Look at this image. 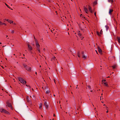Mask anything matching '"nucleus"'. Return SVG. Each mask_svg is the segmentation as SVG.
Here are the masks:
<instances>
[{"label":"nucleus","mask_w":120,"mask_h":120,"mask_svg":"<svg viewBox=\"0 0 120 120\" xmlns=\"http://www.w3.org/2000/svg\"><path fill=\"white\" fill-rule=\"evenodd\" d=\"M97 4V0H95L93 3V5H95Z\"/></svg>","instance_id":"nucleus-13"},{"label":"nucleus","mask_w":120,"mask_h":120,"mask_svg":"<svg viewBox=\"0 0 120 120\" xmlns=\"http://www.w3.org/2000/svg\"><path fill=\"white\" fill-rule=\"evenodd\" d=\"M35 43H36V44H37L38 43V41L37 39H35Z\"/></svg>","instance_id":"nucleus-20"},{"label":"nucleus","mask_w":120,"mask_h":120,"mask_svg":"<svg viewBox=\"0 0 120 120\" xmlns=\"http://www.w3.org/2000/svg\"><path fill=\"white\" fill-rule=\"evenodd\" d=\"M6 25V24H5V23H2V24L1 25Z\"/></svg>","instance_id":"nucleus-34"},{"label":"nucleus","mask_w":120,"mask_h":120,"mask_svg":"<svg viewBox=\"0 0 120 120\" xmlns=\"http://www.w3.org/2000/svg\"><path fill=\"white\" fill-rule=\"evenodd\" d=\"M8 31H10V29H9V30H8Z\"/></svg>","instance_id":"nucleus-52"},{"label":"nucleus","mask_w":120,"mask_h":120,"mask_svg":"<svg viewBox=\"0 0 120 120\" xmlns=\"http://www.w3.org/2000/svg\"><path fill=\"white\" fill-rule=\"evenodd\" d=\"M35 74H37V72H35Z\"/></svg>","instance_id":"nucleus-45"},{"label":"nucleus","mask_w":120,"mask_h":120,"mask_svg":"<svg viewBox=\"0 0 120 120\" xmlns=\"http://www.w3.org/2000/svg\"><path fill=\"white\" fill-rule=\"evenodd\" d=\"M78 86V85H77V86H76L77 87H76V88H77Z\"/></svg>","instance_id":"nucleus-40"},{"label":"nucleus","mask_w":120,"mask_h":120,"mask_svg":"<svg viewBox=\"0 0 120 120\" xmlns=\"http://www.w3.org/2000/svg\"><path fill=\"white\" fill-rule=\"evenodd\" d=\"M6 20L7 21H8V22H10V23H13V21H11L9 20L8 19Z\"/></svg>","instance_id":"nucleus-16"},{"label":"nucleus","mask_w":120,"mask_h":120,"mask_svg":"<svg viewBox=\"0 0 120 120\" xmlns=\"http://www.w3.org/2000/svg\"><path fill=\"white\" fill-rule=\"evenodd\" d=\"M41 67V65H40V67Z\"/></svg>","instance_id":"nucleus-55"},{"label":"nucleus","mask_w":120,"mask_h":120,"mask_svg":"<svg viewBox=\"0 0 120 120\" xmlns=\"http://www.w3.org/2000/svg\"><path fill=\"white\" fill-rule=\"evenodd\" d=\"M78 35L81 38H82L81 36V34L80 33H78Z\"/></svg>","instance_id":"nucleus-21"},{"label":"nucleus","mask_w":120,"mask_h":120,"mask_svg":"<svg viewBox=\"0 0 120 120\" xmlns=\"http://www.w3.org/2000/svg\"><path fill=\"white\" fill-rule=\"evenodd\" d=\"M102 33V30H101L100 31V33L101 34Z\"/></svg>","instance_id":"nucleus-31"},{"label":"nucleus","mask_w":120,"mask_h":120,"mask_svg":"<svg viewBox=\"0 0 120 120\" xmlns=\"http://www.w3.org/2000/svg\"><path fill=\"white\" fill-rule=\"evenodd\" d=\"M53 96H55V94H54Z\"/></svg>","instance_id":"nucleus-47"},{"label":"nucleus","mask_w":120,"mask_h":120,"mask_svg":"<svg viewBox=\"0 0 120 120\" xmlns=\"http://www.w3.org/2000/svg\"><path fill=\"white\" fill-rule=\"evenodd\" d=\"M88 8L90 12L91 13H92L93 12V11L92 10L91 7L90 5H88Z\"/></svg>","instance_id":"nucleus-6"},{"label":"nucleus","mask_w":120,"mask_h":120,"mask_svg":"<svg viewBox=\"0 0 120 120\" xmlns=\"http://www.w3.org/2000/svg\"><path fill=\"white\" fill-rule=\"evenodd\" d=\"M8 37V36H7H7H6V37Z\"/></svg>","instance_id":"nucleus-57"},{"label":"nucleus","mask_w":120,"mask_h":120,"mask_svg":"<svg viewBox=\"0 0 120 120\" xmlns=\"http://www.w3.org/2000/svg\"><path fill=\"white\" fill-rule=\"evenodd\" d=\"M44 104L46 108L47 109L48 107V105L47 104V102L46 101H45L44 103Z\"/></svg>","instance_id":"nucleus-11"},{"label":"nucleus","mask_w":120,"mask_h":120,"mask_svg":"<svg viewBox=\"0 0 120 120\" xmlns=\"http://www.w3.org/2000/svg\"><path fill=\"white\" fill-rule=\"evenodd\" d=\"M50 120H51V119H50Z\"/></svg>","instance_id":"nucleus-64"},{"label":"nucleus","mask_w":120,"mask_h":120,"mask_svg":"<svg viewBox=\"0 0 120 120\" xmlns=\"http://www.w3.org/2000/svg\"><path fill=\"white\" fill-rule=\"evenodd\" d=\"M50 91L49 90H48L46 91V93L47 94H49V93Z\"/></svg>","instance_id":"nucleus-26"},{"label":"nucleus","mask_w":120,"mask_h":120,"mask_svg":"<svg viewBox=\"0 0 120 120\" xmlns=\"http://www.w3.org/2000/svg\"><path fill=\"white\" fill-rule=\"evenodd\" d=\"M32 90H33V88H32Z\"/></svg>","instance_id":"nucleus-49"},{"label":"nucleus","mask_w":120,"mask_h":120,"mask_svg":"<svg viewBox=\"0 0 120 120\" xmlns=\"http://www.w3.org/2000/svg\"><path fill=\"white\" fill-rule=\"evenodd\" d=\"M94 15H96V12H95L94 13Z\"/></svg>","instance_id":"nucleus-36"},{"label":"nucleus","mask_w":120,"mask_h":120,"mask_svg":"<svg viewBox=\"0 0 120 120\" xmlns=\"http://www.w3.org/2000/svg\"><path fill=\"white\" fill-rule=\"evenodd\" d=\"M28 102H29L30 100V99L29 98V97H27L26 98Z\"/></svg>","instance_id":"nucleus-15"},{"label":"nucleus","mask_w":120,"mask_h":120,"mask_svg":"<svg viewBox=\"0 0 120 120\" xmlns=\"http://www.w3.org/2000/svg\"><path fill=\"white\" fill-rule=\"evenodd\" d=\"M36 44V46L37 48V49L38 51L40 52V46L39 43Z\"/></svg>","instance_id":"nucleus-5"},{"label":"nucleus","mask_w":120,"mask_h":120,"mask_svg":"<svg viewBox=\"0 0 120 120\" xmlns=\"http://www.w3.org/2000/svg\"><path fill=\"white\" fill-rule=\"evenodd\" d=\"M101 102L102 103H104V102L103 101H101Z\"/></svg>","instance_id":"nucleus-44"},{"label":"nucleus","mask_w":120,"mask_h":120,"mask_svg":"<svg viewBox=\"0 0 120 120\" xmlns=\"http://www.w3.org/2000/svg\"><path fill=\"white\" fill-rule=\"evenodd\" d=\"M2 68H3V67L2 66Z\"/></svg>","instance_id":"nucleus-60"},{"label":"nucleus","mask_w":120,"mask_h":120,"mask_svg":"<svg viewBox=\"0 0 120 120\" xmlns=\"http://www.w3.org/2000/svg\"><path fill=\"white\" fill-rule=\"evenodd\" d=\"M5 4L7 6V7L8 8H9L11 9V10H13L12 9H11V8L7 4H6V3H5Z\"/></svg>","instance_id":"nucleus-17"},{"label":"nucleus","mask_w":120,"mask_h":120,"mask_svg":"<svg viewBox=\"0 0 120 120\" xmlns=\"http://www.w3.org/2000/svg\"><path fill=\"white\" fill-rule=\"evenodd\" d=\"M105 27L106 28V31H107L108 29V27L106 25L105 26Z\"/></svg>","instance_id":"nucleus-25"},{"label":"nucleus","mask_w":120,"mask_h":120,"mask_svg":"<svg viewBox=\"0 0 120 120\" xmlns=\"http://www.w3.org/2000/svg\"><path fill=\"white\" fill-rule=\"evenodd\" d=\"M92 90H91V91H91V92H92Z\"/></svg>","instance_id":"nucleus-54"},{"label":"nucleus","mask_w":120,"mask_h":120,"mask_svg":"<svg viewBox=\"0 0 120 120\" xmlns=\"http://www.w3.org/2000/svg\"><path fill=\"white\" fill-rule=\"evenodd\" d=\"M95 51H96V52L97 53V54H98V52L96 50H95Z\"/></svg>","instance_id":"nucleus-38"},{"label":"nucleus","mask_w":120,"mask_h":120,"mask_svg":"<svg viewBox=\"0 0 120 120\" xmlns=\"http://www.w3.org/2000/svg\"><path fill=\"white\" fill-rule=\"evenodd\" d=\"M117 41L118 42L120 43V38L119 37H117Z\"/></svg>","instance_id":"nucleus-14"},{"label":"nucleus","mask_w":120,"mask_h":120,"mask_svg":"<svg viewBox=\"0 0 120 120\" xmlns=\"http://www.w3.org/2000/svg\"><path fill=\"white\" fill-rule=\"evenodd\" d=\"M2 23L0 21V24L1 25Z\"/></svg>","instance_id":"nucleus-37"},{"label":"nucleus","mask_w":120,"mask_h":120,"mask_svg":"<svg viewBox=\"0 0 120 120\" xmlns=\"http://www.w3.org/2000/svg\"><path fill=\"white\" fill-rule=\"evenodd\" d=\"M78 57H80V53L79 52H78Z\"/></svg>","instance_id":"nucleus-27"},{"label":"nucleus","mask_w":120,"mask_h":120,"mask_svg":"<svg viewBox=\"0 0 120 120\" xmlns=\"http://www.w3.org/2000/svg\"><path fill=\"white\" fill-rule=\"evenodd\" d=\"M0 111L1 112H4L8 114H9V112L4 109H0Z\"/></svg>","instance_id":"nucleus-3"},{"label":"nucleus","mask_w":120,"mask_h":120,"mask_svg":"<svg viewBox=\"0 0 120 120\" xmlns=\"http://www.w3.org/2000/svg\"><path fill=\"white\" fill-rule=\"evenodd\" d=\"M0 44H1V43L0 42Z\"/></svg>","instance_id":"nucleus-53"},{"label":"nucleus","mask_w":120,"mask_h":120,"mask_svg":"<svg viewBox=\"0 0 120 120\" xmlns=\"http://www.w3.org/2000/svg\"><path fill=\"white\" fill-rule=\"evenodd\" d=\"M98 49L99 52L100 53H101L102 51L99 47H98Z\"/></svg>","instance_id":"nucleus-9"},{"label":"nucleus","mask_w":120,"mask_h":120,"mask_svg":"<svg viewBox=\"0 0 120 120\" xmlns=\"http://www.w3.org/2000/svg\"><path fill=\"white\" fill-rule=\"evenodd\" d=\"M84 11L86 12L87 14H88L89 13V11H88V10L87 8L85 7V6L84 7Z\"/></svg>","instance_id":"nucleus-4"},{"label":"nucleus","mask_w":120,"mask_h":120,"mask_svg":"<svg viewBox=\"0 0 120 120\" xmlns=\"http://www.w3.org/2000/svg\"><path fill=\"white\" fill-rule=\"evenodd\" d=\"M54 120V119H52V120Z\"/></svg>","instance_id":"nucleus-61"},{"label":"nucleus","mask_w":120,"mask_h":120,"mask_svg":"<svg viewBox=\"0 0 120 120\" xmlns=\"http://www.w3.org/2000/svg\"><path fill=\"white\" fill-rule=\"evenodd\" d=\"M53 116H55V114H53Z\"/></svg>","instance_id":"nucleus-39"},{"label":"nucleus","mask_w":120,"mask_h":120,"mask_svg":"<svg viewBox=\"0 0 120 120\" xmlns=\"http://www.w3.org/2000/svg\"><path fill=\"white\" fill-rule=\"evenodd\" d=\"M108 112V110H107V111L106 112L107 113V112Z\"/></svg>","instance_id":"nucleus-43"},{"label":"nucleus","mask_w":120,"mask_h":120,"mask_svg":"<svg viewBox=\"0 0 120 120\" xmlns=\"http://www.w3.org/2000/svg\"><path fill=\"white\" fill-rule=\"evenodd\" d=\"M17 78L20 82L22 84H24L26 83V81L22 78L20 77H18Z\"/></svg>","instance_id":"nucleus-1"},{"label":"nucleus","mask_w":120,"mask_h":120,"mask_svg":"<svg viewBox=\"0 0 120 120\" xmlns=\"http://www.w3.org/2000/svg\"><path fill=\"white\" fill-rule=\"evenodd\" d=\"M56 59V57L55 56H54L53 57V58H52V59L53 60H55V59Z\"/></svg>","instance_id":"nucleus-28"},{"label":"nucleus","mask_w":120,"mask_h":120,"mask_svg":"<svg viewBox=\"0 0 120 120\" xmlns=\"http://www.w3.org/2000/svg\"><path fill=\"white\" fill-rule=\"evenodd\" d=\"M103 105L104 106H105V104H104Z\"/></svg>","instance_id":"nucleus-41"},{"label":"nucleus","mask_w":120,"mask_h":120,"mask_svg":"<svg viewBox=\"0 0 120 120\" xmlns=\"http://www.w3.org/2000/svg\"><path fill=\"white\" fill-rule=\"evenodd\" d=\"M23 55L24 56H25V55H24V54H23Z\"/></svg>","instance_id":"nucleus-56"},{"label":"nucleus","mask_w":120,"mask_h":120,"mask_svg":"<svg viewBox=\"0 0 120 120\" xmlns=\"http://www.w3.org/2000/svg\"><path fill=\"white\" fill-rule=\"evenodd\" d=\"M104 84L106 86H108V85H107V84L105 82H103Z\"/></svg>","instance_id":"nucleus-30"},{"label":"nucleus","mask_w":120,"mask_h":120,"mask_svg":"<svg viewBox=\"0 0 120 120\" xmlns=\"http://www.w3.org/2000/svg\"><path fill=\"white\" fill-rule=\"evenodd\" d=\"M84 38V37H82V38H81V39L82 40V39Z\"/></svg>","instance_id":"nucleus-46"},{"label":"nucleus","mask_w":120,"mask_h":120,"mask_svg":"<svg viewBox=\"0 0 120 120\" xmlns=\"http://www.w3.org/2000/svg\"><path fill=\"white\" fill-rule=\"evenodd\" d=\"M6 46V45H5V46H2V47H5V46Z\"/></svg>","instance_id":"nucleus-42"},{"label":"nucleus","mask_w":120,"mask_h":120,"mask_svg":"<svg viewBox=\"0 0 120 120\" xmlns=\"http://www.w3.org/2000/svg\"><path fill=\"white\" fill-rule=\"evenodd\" d=\"M105 81H106L105 80H103L102 81V82L103 83V82H104Z\"/></svg>","instance_id":"nucleus-32"},{"label":"nucleus","mask_w":120,"mask_h":120,"mask_svg":"<svg viewBox=\"0 0 120 120\" xmlns=\"http://www.w3.org/2000/svg\"><path fill=\"white\" fill-rule=\"evenodd\" d=\"M11 32L12 33H14V31L13 30H12V31Z\"/></svg>","instance_id":"nucleus-33"},{"label":"nucleus","mask_w":120,"mask_h":120,"mask_svg":"<svg viewBox=\"0 0 120 120\" xmlns=\"http://www.w3.org/2000/svg\"><path fill=\"white\" fill-rule=\"evenodd\" d=\"M23 66L25 68L26 70L27 71H29L31 70V68L27 66V65L24 64Z\"/></svg>","instance_id":"nucleus-2"},{"label":"nucleus","mask_w":120,"mask_h":120,"mask_svg":"<svg viewBox=\"0 0 120 120\" xmlns=\"http://www.w3.org/2000/svg\"><path fill=\"white\" fill-rule=\"evenodd\" d=\"M82 57L84 59H85L86 58V56L84 54V52H82Z\"/></svg>","instance_id":"nucleus-8"},{"label":"nucleus","mask_w":120,"mask_h":120,"mask_svg":"<svg viewBox=\"0 0 120 120\" xmlns=\"http://www.w3.org/2000/svg\"><path fill=\"white\" fill-rule=\"evenodd\" d=\"M28 46V47L29 48V50L30 51H31L32 49V48L31 47V46L29 45L28 44H27Z\"/></svg>","instance_id":"nucleus-10"},{"label":"nucleus","mask_w":120,"mask_h":120,"mask_svg":"<svg viewBox=\"0 0 120 120\" xmlns=\"http://www.w3.org/2000/svg\"><path fill=\"white\" fill-rule=\"evenodd\" d=\"M116 65L115 64V65H114L112 66V67L113 69H114L116 67Z\"/></svg>","instance_id":"nucleus-18"},{"label":"nucleus","mask_w":120,"mask_h":120,"mask_svg":"<svg viewBox=\"0 0 120 120\" xmlns=\"http://www.w3.org/2000/svg\"><path fill=\"white\" fill-rule=\"evenodd\" d=\"M34 38L35 39V37H34Z\"/></svg>","instance_id":"nucleus-58"},{"label":"nucleus","mask_w":120,"mask_h":120,"mask_svg":"<svg viewBox=\"0 0 120 120\" xmlns=\"http://www.w3.org/2000/svg\"><path fill=\"white\" fill-rule=\"evenodd\" d=\"M34 24H35V22H34Z\"/></svg>","instance_id":"nucleus-48"},{"label":"nucleus","mask_w":120,"mask_h":120,"mask_svg":"<svg viewBox=\"0 0 120 120\" xmlns=\"http://www.w3.org/2000/svg\"><path fill=\"white\" fill-rule=\"evenodd\" d=\"M80 15H82V14H81Z\"/></svg>","instance_id":"nucleus-63"},{"label":"nucleus","mask_w":120,"mask_h":120,"mask_svg":"<svg viewBox=\"0 0 120 120\" xmlns=\"http://www.w3.org/2000/svg\"><path fill=\"white\" fill-rule=\"evenodd\" d=\"M97 35H98L99 36H100V33H99V32L98 31H97Z\"/></svg>","instance_id":"nucleus-24"},{"label":"nucleus","mask_w":120,"mask_h":120,"mask_svg":"<svg viewBox=\"0 0 120 120\" xmlns=\"http://www.w3.org/2000/svg\"><path fill=\"white\" fill-rule=\"evenodd\" d=\"M64 17L65 18H66V17L65 16H64Z\"/></svg>","instance_id":"nucleus-51"},{"label":"nucleus","mask_w":120,"mask_h":120,"mask_svg":"<svg viewBox=\"0 0 120 120\" xmlns=\"http://www.w3.org/2000/svg\"><path fill=\"white\" fill-rule=\"evenodd\" d=\"M26 86H27V87H30V86H29V85H26Z\"/></svg>","instance_id":"nucleus-35"},{"label":"nucleus","mask_w":120,"mask_h":120,"mask_svg":"<svg viewBox=\"0 0 120 120\" xmlns=\"http://www.w3.org/2000/svg\"><path fill=\"white\" fill-rule=\"evenodd\" d=\"M108 1L109 2H113V0H108Z\"/></svg>","instance_id":"nucleus-22"},{"label":"nucleus","mask_w":120,"mask_h":120,"mask_svg":"<svg viewBox=\"0 0 120 120\" xmlns=\"http://www.w3.org/2000/svg\"><path fill=\"white\" fill-rule=\"evenodd\" d=\"M6 104H7V105H6V106L8 105V106L9 107H10L11 108H12L11 106V104L10 103H9V102L8 101H7L6 102Z\"/></svg>","instance_id":"nucleus-7"},{"label":"nucleus","mask_w":120,"mask_h":120,"mask_svg":"<svg viewBox=\"0 0 120 120\" xmlns=\"http://www.w3.org/2000/svg\"><path fill=\"white\" fill-rule=\"evenodd\" d=\"M42 104H41V105H40L39 107V108L40 109H41V108L42 107Z\"/></svg>","instance_id":"nucleus-29"},{"label":"nucleus","mask_w":120,"mask_h":120,"mask_svg":"<svg viewBox=\"0 0 120 120\" xmlns=\"http://www.w3.org/2000/svg\"><path fill=\"white\" fill-rule=\"evenodd\" d=\"M113 11V10L112 9H110L109 12V14L111 15V13Z\"/></svg>","instance_id":"nucleus-12"},{"label":"nucleus","mask_w":120,"mask_h":120,"mask_svg":"<svg viewBox=\"0 0 120 120\" xmlns=\"http://www.w3.org/2000/svg\"><path fill=\"white\" fill-rule=\"evenodd\" d=\"M88 87L89 89L91 90V88L90 86H87L86 87V88H87V87Z\"/></svg>","instance_id":"nucleus-23"},{"label":"nucleus","mask_w":120,"mask_h":120,"mask_svg":"<svg viewBox=\"0 0 120 120\" xmlns=\"http://www.w3.org/2000/svg\"><path fill=\"white\" fill-rule=\"evenodd\" d=\"M35 59L36 60H36V58H35Z\"/></svg>","instance_id":"nucleus-62"},{"label":"nucleus","mask_w":120,"mask_h":120,"mask_svg":"<svg viewBox=\"0 0 120 120\" xmlns=\"http://www.w3.org/2000/svg\"><path fill=\"white\" fill-rule=\"evenodd\" d=\"M80 16L82 18H83L84 19H86L85 18V17L84 16V15H80Z\"/></svg>","instance_id":"nucleus-19"},{"label":"nucleus","mask_w":120,"mask_h":120,"mask_svg":"<svg viewBox=\"0 0 120 120\" xmlns=\"http://www.w3.org/2000/svg\"><path fill=\"white\" fill-rule=\"evenodd\" d=\"M41 116L42 117H43V116H42V115H41Z\"/></svg>","instance_id":"nucleus-50"},{"label":"nucleus","mask_w":120,"mask_h":120,"mask_svg":"<svg viewBox=\"0 0 120 120\" xmlns=\"http://www.w3.org/2000/svg\"><path fill=\"white\" fill-rule=\"evenodd\" d=\"M107 77L108 78H109V76H108Z\"/></svg>","instance_id":"nucleus-59"}]
</instances>
